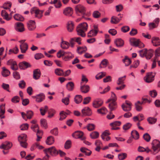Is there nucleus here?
<instances>
[{"label": "nucleus", "instance_id": "obj_3", "mask_svg": "<svg viewBox=\"0 0 160 160\" xmlns=\"http://www.w3.org/2000/svg\"><path fill=\"white\" fill-rule=\"evenodd\" d=\"M75 11L77 14L79 16L81 15H84L85 14L86 8L81 4H78L76 6L75 9ZM82 18H84V16H82Z\"/></svg>", "mask_w": 160, "mask_h": 160}, {"label": "nucleus", "instance_id": "obj_7", "mask_svg": "<svg viewBox=\"0 0 160 160\" xmlns=\"http://www.w3.org/2000/svg\"><path fill=\"white\" fill-rule=\"evenodd\" d=\"M156 74L155 72H151L147 73V75L144 77L145 81L148 83L152 82L154 80V78Z\"/></svg>", "mask_w": 160, "mask_h": 160}, {"label": "nucleus", "instance_id": "obj_35", "mask_svg": "<svg viewBox=\"0 0 160 160\" xmlns=\"http://www.w3.org/2000/svg\"><path fill=\"white\" fill-rule=\"evenodd\" d=\"M131 135L134 137V138L135 140L138 139L139 138V134L136 130H133L132 131Z\"/></svg>", "mask_w": 160, "mask_h": 160}, {"label": "nucleus", "instance_id": "obj_18", "mask_svg": "<svg viewBox=\"0 0 160 160\" xmlns=\"http://www.w3.org/2000/svg\"><path fill=\"white\" fill-rule=\"evenodd\" d=\"M114 42L116 46L118 47H121L123 46L124 42L121 38H117L115 40Z\"/></svg>", "mask_w": 160, "mask_h": 160}, {"label": "nucleus", "instance_id": "obj_19", "mask_svg": "<svg viewBox=\"0 0 160 160\" xmlns=\"http://www.w3.org/2000/svg\"><path fill=\"white\" fill-rule=\"evenodd\" d=\"M12 146V144L8 142H5L4 144L0 146V148L7 150L9 149Z\"/></svg>", "mask_w": 160, "mask_h": 160}, {"label": "nucleus", "instance_id": "obj_42", "mask_svg": "<svg viewBox=\"0 0 160 160\" xmlns=\"http://www.w3.org/2000/svg\"><path fill=\"white\" fill-rule=\"evenodd\" d=\"M95 125L94 124L89 123L87 125L86 127H84L83 128L85 129L87 128L89 131H92L95 129Z\"/></svg>", "mask_w": 160, "mask_h": 160}, {"label": "nucleus", "instance_id": "obj_43", "mask_svg": "<svg viewBox=\"0 0 160 160\" xmlns=\"http://www.w3.org/2000/svg\"><path fill=\"white\" fill-rule=\"evenodd\" d=\"M14 18L15 20L18 21H23L24 20L23 17L18 14H15L14 16Z\"/></svg>", "mask_w": 160, "mask_h": 160}, {"label": "nucleus", "instance_id": "obj_56", "mask_svg": "<svg viewBox=\"0 0 160 160\" xmlns=\"http://www.w3.org/2000/svg\"><path fill=\"white\" fill-rule=\"evenodd\" d=\"M143 139L147 142H149L151 139L150 135L147 133H145L143 136Z\"/></svg>", "mask_w": 160, "mask_h": 160}, {"label": "nucleus", "instance_id": "obj_36", "mask_svg": "<svg viewBox=\"0 0 160 160\" xmlns=\"http://www.w3.org/2000/svg\"><path fill=\"white\" fill-rule=\"evenodd\" d=\"M122 62L125 64V66L129 65L131 63V61L128 56H125V58L122 59Z\"/></svg>", "mask_w": 160, "mask_h": 160}, {"label": "nucleus", "instance_id": "obj_53", "mask_svg": "<svg viewBox=\"0 0 160 160\" xmlns=\"http://www.w3.org/2000/svg\"><path fill=\"white\" fill-rule=\"evenodd\" d=\"M140 56L142 57L145 56L147 53V49L144 48L139 51Z\"/></svg>", "mask_w": 160, "mask_h": 160}, {"label": "nucleus", "instance_id": "obj_46", "mask_svg": "<svg viewBox=\"0 0 160 160\" xmlns=\"http://www.w3.org/2000/svg\"><path fill=\"white\" fill-rule=\"evenodd\" d=\"M122 107L123 110L125 112L130 111L132 109L131 106H128L125 104H122Z\"/></svg>", "mask_w": 160, "mask_h": 160}, {"label": "nucleus", "instance_id": "obj_20", "mask_svg": "<svg viewBox=\"0 0 160 160\" xmlns=\"http://www.w3.org/2000/svg\"><path fill=\"white\" fill-rule=\"evenodd\" d=\"M152 42L153 46H158L160 45V40L158 37H154L152 38Z\"/></svg>", "mask_w": 160, "mask_h": 160}, {"label": "nucleus", "instance_id": "obj_1", "mask_svg": "<svg viewBox=\"0 0 160 160\" xmlns=\"http://www.w3.org/2000/svg\"><path fill=\"white\" fill-rule=\"evenodd\" d=\"M88 25L86 22H83L79 24L77 27L76 31L78 35L82 37L86 36L85 32L87 30Z\"/></svg>", "mask_w": 160, "mask_h": 160}, {"label": "nucleus", "instance_id": "obj_63", "mask_svg": "<svg viewBox=\"0 0 160 160\" xmlns=\"http://www.w3.org/2000/svg\"><path fill=\"white\" fill-rule=\"evenodd\" d=\"M132 126V124L131 123L128 122L123 126V128L124 130H127L129 129Z\"/></svg>", "mask_w": 160, "mask_h": 160}, {"label": "nucleus", "instance_id": "obj_45", "mask_svg": "<svg viewBox=\"0 0 160 160\" xmlns=\"http://www.w3.org/2000/svg\"><path fill=\"white\" fill-rule=\"evenodd\" d=\"M110 134V133L109 131L108 130H106L104 131V132L102 133L101 137L103 140H105V137L108 136Z\"/></svg>", "mask_w": 160, "mask_h": 160}, {"label": "nucleus", "instance_id": "obj_14", "mask_svg": "<svg viewBox=\"0 0 160 160\" xmlns=\"http://www.w3.org/2000/svg\"><path fill=\"white\" fill-rule=\"evenodd\" d=\"M16 27L15 28L16 30L20 32H22L25 31V28L23 24L21 22H18L15 23Z\"/></svg>", "mask_w": 160, "mask_h": 160}, {"label": "nucleus", "instance_id": "obj_60", "mask_svg": "<svg viewBox=\"0 0 160 160\" xmlns=\"http://www.w3.org/2000/svg\"><path fill=\"white\" fill-rule=\"evenodd\" d=\"M105 72H101L96 76V78L98 80L100 79L105 76Z\"/></svg>", "mask_w": 160, "mask_h": 160}, {"label": "nucleus", "instance_id": "obj_59", "mask_svg": "<svg viewBox=\"0 0 160 160\" xmlns=\"http://www.w3.org/2000/svg\"><path fill=\"white\" fill-rule=\"evenodd\" d=\"M11 5L12 4L11 2L5 3L3 4L2 8L5 9H9L11 7Z\"/></svg>", "mask_w": 160, "mask_h": 160}, {"label": "nucleus", "instance_id": "obj_28", "mask_svg": "<svg viewBox=\"0 0 160 160\" xmlns=\"http://www.w3.org/2000/svg\"><path fill=\"white\" fill-rule=\"evenodd\" d=\"M60 46L62 48L66 49H68L69 48L70 46V44L68 42L64 41L62 40Z\"/></svg>", "mask_w": 160, "mask_h": 160}, {"label": "nucleus", "instance_id": "obj_37", "mask_svg": "<svg viewBox=\"0 0 160 160\" xmlns=\"http://www.w3.org/2000/svg\"><path fill=\"white\" fill-rule=\"evenodd\" d=\"M80 151L88 156L90 155L92 153L91 151L84 148H80Z\"/></svg>", "mask_w": 160, "mask_h": 160}, {"label": "nucleus", "instance_id": "obj_51", "mask_svg": "<svg viewBox=\"0 0 160 160\" xmlns=\"http://www.w3.org/2000/svg\"><path fill=\"white\" fill-rule=\"evenodd\" d=\"M18 49L17 47H16L12 49H10L9 51L8 54H11L12 53L17 54L18 53Z\"/></svg>", "mask_w": 160, "mask_h": 160}, {"label": "nucleus", "instance_id": "obj_12", "mask_svg": "<svg viewBox=\"0 0 160 160\" xmlns=\"http://www.w3.org/2000/svg\"><path fill=\"white\" fill-rule=\"evenodd\" d=\"M27 26L29 30H34L36 28L35 22L33 20L29 21L27 23Z\"/></svg>", "mask_w": 160, "mask_h": 160}, {"label": "nucleus", "instance_id": "obj_13", "mask_svg": "<svg viewBox=\"0 0 160 160\" xmlns=\"http://www.w3.org/2000/svg\"><path fill=\"white\" fill-rule=\"evenodd\" d=\"M18 65L20 69L23 70H25L31 67V65L29 63L26 61L20 62Z\"/></svg>", "mask_w": 160, "mask_h": 160}, {"label": "nucleus", "instance_id": "obj_15", "mask_svg": "<svg viewBox=\"0 0 160 160\" xmlns=\"http://www.w3.org/2000/svg\"><path fill=\"white\" fill-rule=\"evenodd\" d=\"M82 112L84 116H89L92 114L91 109L88 107H86L82 110Z\"/></svg>", "mask_w": 160, "mask_h": 160}, {"label": "nucleus", "instance_id": "obj_23", "mask_svg": "<svg viewBox=\"0 0 160 160\" xmlns=\"http://www.w3.org/2000/svg\"><path fill=\"white\" fill-rule=\"evenodd\" d=\"M33 78L36 80L38 79L41 76V72L39 69H37L33 71Z\"/></svg>", "mask_w": 160, "mask_h": 160}, {"label": "nucleus", "instance_id": "obj_26", "mask_svg": "<svg viewBox=\"0 0 160 160\" xmlns=\"http://www.w3.org/2000/svg\"><path fill=\"white\" fill-rule=\"evenodd\" d=\"M74 28V24L72 21H69L67 25V29L68 31L70 32H72Z\"/></svg>", "mask_w": 160, "mask_h": 160}, {"label": "nucleus", "instance_id": "obj_10", "mask_svg": "<svg viewBox=\"0 0 160 160\" xmlns=\"http://www.w3.org/2000/svg\"><path fill=\"white\" fill-rule=\"evenodd\" d=\"M7 64L8 65H11V68L13 70H17L18 69V67L16 62L12 59L8 60Z\"/></svg>", "mask_w": 160, "mask_h": 160}, {"label": "nucleus", "instance_id": "obj_38", "mask_svg": "<svg viewBox=\"0 0 160 160\" xmlns=\"http://www.w3.org/2000/svg\"><path fill=\"white\" fill-rule=\"evenodd\" d=\"M55 73L58 76H63L64 75L63 71L60 68H57L55 70Z\"/></svg>", "mask_w": 160, "mask_h": 160}, {"label": "nucleus", "instance_id": "obj_24", "mask_svg": "<svg viewBox=\"0 0 160 160\" xmlns=\"http://www.w3.org/2000/svg\"><path fill=\"white\" fill-rule=\"evenodd\" d=\"M108 107L110 111L115 110L117 108V104L116 102H112L109 104Z\"/></svg>", "mask_w": 160, "mask_h": 160}, {"label": "nucleus", "instance_id": "obj_2", "mask_svg": "<svg viewBox=\"0 0 160 160\" xmlns=\"http://www.w3.org/2000/svg\"><path fill=\"white\" fill-rule=\"evenodd\" d=\"M129 41L131 45L132 46L138 47L140 48H142L144 47L143 43L139 39L132 38L130 39Z\"/></svg>", "mask_w": 160, "mask_h": 160}, {"label": "nucleus", "instance_id": "obj_17", "mask_svg": "<svg viewBox=\"0 0 160 160\" xmlns=\"http://www.w3.org/2000/svg\"><path fill=\"white\" fill-rule=\"evenodd\" d=\"M63 14L66 16H71L73 13V10L72 8L68 7L66 8L63 11Z\"/></svg>", "mask_w": 160, "mask_h": 160}, {"label": "nucleus", "instance_id": "obj_4", "mask_svg": "<svg viewBox=\"0 0 160 160\" xmlns=\"http://www.w3.org/2000/svg\"><path fill=\"white\" fill-rule=\"evenodd\" d=\"M152 145L154 152L152 153L153 154H155L160 150V142L158 140H154L152 143Z\"/></svg>", "mask_w": 160, "mask_h": 160}, {"label": "nucleus", "instance_id": "obj_33", "mask_svg": "<svg viewBox=\"0 0 160 160\" xmlns=\"http://www.w3.org/2000/svg\"><path fill=\"white\" fill-rule=\"evenodd\" d=\"M2 75L4 77H6L9 76L10 74V72L5 67L2 68Z\"/></svg>", "mask_w": 160, "mask_h": 160}, {"label": "nucleus", "instance_id": "obj_49", "mask_svg": "<svg viewBox=\"0 0 160 160\" xmlns=\"http://www.w3.org/2000/svg\"><path fill=\"white\" fill-rule=\"evenodd\" d=\"M40 123L42 127L45 128H47L48 127L46 120L44 119H42L40 120Z\"/></svg>", "mask_w": 160, "mask_h": 160}, {"label": "nucleus", "instance_id": "obj_64", "mask_svg": "<svg viewBox=\"0 0 160 160\" xmlns=\"http://www.w3.org/2000/svg\"><path fill=\"white\" fill-rule=\"evenodd\" d=\"M101 15V13L98 11H94L93 13L92 16L95 18H99Z\"/></svg>", "mask_w": 160, "mask_h": 160}, {"label": "nucleus", "instance_id": "obj_32", "mask_svg": "<svg viewBox=\"0 0 160 160\" xmlns=\"http://www.w3.org/2000/svg\"><path fill=\"white\" fill-rule=\"evenodd\" d=\"M108 60L106 59L103 60L101 62L99 65V68H106L108 64Z\"/></svg>", "mask_w": 160, "mask_h": 160}, {"label": "nucleus", "instance_id": "obj_61", "mask_svg": "<svg viewBox=\"0 0 160 160\" xmlns=\"http://www.w3.org/2000/svg\"><path fill=\"white\" fill-rule=\"evenodd\" d=\"M0 117L2 115H3L5 112V105L2 104L1 105L0 107Z\"/></svg>", "mask_w": 160, "mask_h": 160}, {"label": "nucleus", "instance_id": "obj_16", "mask_svg": "<svg viewBox=\"0 0 160 160\" xmlns=\"http://www.w3.org/2000/svg\"><path fill=\"white\" fill-rule=\"evenodd\" d=\"M118 16H120V17L119 18H118L115 16H112L111 18V22L112 24H116L118 23L122 19V15L119 14Z\"/></svg>", "mask_w": 160, "mask_h": 160}, {"label": "nucleus", "instance_id": "obj_31", "mask_svg": "<svg viewBox=\"0 0 160 160\" xmlns=\"http://www.w3.org/2000/svg\"><path fill=\"white\" fill-rule=\"evenodd\" d=\"M153 51L151 49L148 50H147V53L145 55L146 59H150L153 56Z\"/></svg>", "mask_w": 160, "mask_h": 160}, {"label": "nucleus", "instance_id": "obj_9", "mask_svg": "<svg viewBox=\"0 0 160 160\" xmlns=\"http://www.w3.org/2000/svg\"><path fill=\"white\" fill-rule=\"evenodd\" d=\"M44 151L45 153H49L51 155L54 156L57 155L58 153V151L54 147L44 149Z\"/></svg>", "mask_w": 160, "mask_h": 160}, {"label": "nucleus", "instance_id": "obj_40", "mask_svg": "<svg viewBox=\"0 0 160 160\" xmlns=\"http://www.w3.org/2000/svg\"><path fill=\"white\" fill-rule=\"evenodd\" d=\"M82 99V97L80 95H76L74 98V102L78 104L81 102Z\"/></svg>", "mask_w": 160, "mask_h": 160}, {"label": "nucleus", "instance_id": "obj_8", "mask_svg": "<svg viewBox=\"0 0 160 160\" xmlns=\"http://www.w3.org/2000/svg\"><path fill=\"white\" fill-rule=\"evenodd\" d=\"M21 115L22 118L25 120L27 119H31L33 115V112L31 110H28L26 112V113L22 112H21Z\"/></svg>", "mask_w": 160, "mask_h": 160}, {"label": "nucleus", "instance_id": "obj_58", "mask_svg": "<svg viewBox=\"0 0 160 160\" xmlns=\"http://www.w3.org/2000/svg\"><path fill=\"white\" fill-rule=\"evenodd\" d=\"M147 120L149 123L153 124L156 122L157 119L149 117L148 118Z\"/></svg>", "mask_w": 160, "mask_h": 160}, {"label": "nucleus", "instance_id": "obj_62", "mask_svg": "<svg viewBox=\"0 0 160 160\" xmlns=\"http://www.w3.org/2000/svg\"><path fill=\"white\" fill-rule=\"evenodd\" d=\"M65 55V52L63 50H60L57 52V56L58 58H60Z\"/></svg>", "mask_w": 160, "mask_h": 160}, {"label": "nucleus", "instance_id": "obj_41", "mask_svg": "<svg viewBox=\"0 0 160 160\" xmlns=\"http://www.w3.org/2000/svg\"><path fill=\"white\" fill-rule=\"evenodd\" d=\"M99 133L97 131L93 132L90 134V137L92 139L97 138L99 137Z\"/></svg>", "mask_w": 160, "mask_h": 160}, {"label": "nucleus", "instance_id": "obj_54", "mask_svg": "<svg viewBox=\"0 0 160 160\" xmlns=\"http://www.w3.org/2000/svg\"><path fill=\"white\" fill-rule=\"evenodd\" d=\"M42 13L40 12V10L37 9L35 12V17L38 19L42 18Z\"/></svg>", "mask_w": 160, "mask_h": 160}, {"label": "nucleus", "instance_id": "obj_50", "mask_svg": "<svg viewBox=\"0 0 160 160\" xmlns=\"http://www.w3.org/2000/svg\"><path fill=\"white\" fill-rule=\"evenodd\" d=\"M118 157L119 160H123L127 157V154L125 153H121L118 155Z\"/></svg>", "mask_w": 160, "mask_h": 160}, {"label": "nucleus", "instance_id": "obj_25", "mask_svg": "<svg viewBox=\"0 0 160 160\" xmlns=\"http://www.w3.org/2000/svg\"><path fill=\"white\" fill-rule=\"evenodd\" d=\"M90 87L87 85L81 86L80 90L82 93H88L90 90Z\"/></svg>", "mask_w": 160, "mask_h": 160}, {"label": "nucleus", "instance_id": "obj_44", "mask_svg": "<svg viewBox=\"0 0 160 160\" xmlns=\"http://www.w3.org/2000/svg\"><path fill=\"white\" fill-rule=\"evenodd\" d=\"M97 112L99 113L104 115L107 113L108 111L106 108L102 107L101 108L98 109Z\"/></svg>", "mask_w": 160, "mask_h": 160}, {"label": "nucleus", "instance_id": "obj_5", "mask_svg": "<svg viewBox=\"0 0 160 160\" xmlns=\"http://www.w3.org/2000/svg\"><path fill=\"white\" fill-rule=\"evenodd\" d=\"M18 140L21 146L24 148H26L27 145L26 142L27 135L25 134H21L18 137Z\"/></svg>", "mask_w": 160, "mask_h": 160}, {"label": "nucleus", "instance_id": "obj_39", "mask_svg": "<svg viewBox=\"0 0 160 160\" xmlns=\"http://www.w3.org/2000/svg\"><path fill=\"white\" fill-rule=\"evenodd\" d=\"M87 50V48L86 46L80 47L78 48L77 51L78 53L80 54H82Z\"/></svg>", "mask_w": 160, "mask_h": 160}, {"label": "nucleus", "instance_id": "obj_55", "mask_svg": "<svg viewBox=\"0 0 160 160\" xmlns=\"http://www.w3.org/2000/svg\"><path fill=\"white\" fill-rule=\"evenodd\" d=\"M126 76L123 77L119 78L117 81V84L118 85L122 84L124 83V81L125 80L124 78H125Z\"/></svg>", "mask_w": 160, "mask_h": 160}, {"label": "nucleus", "instance_id": "obj_29", "mask_svg": "<svg viewBox=\"0 0 160 160\" xmlns=\"http://www.w3.org/2000/svg\"><path fill=\"white\" fill-rule=\"evenodd\" d=\"M98 30L97 29L91 30L88 34V37H91L96 36L98 32Z\"/></svg>", "mask_w": 160, "mask_h": 160}, {"label": "nucleus", "instance_id": "obj_48", "mask_svg": "<svg viewBox=\"0 0 160 160\" xmlns=\"http://www.w3.org/2000/svg\"><path fill=\"white\" fill-rule=\"evenodd\" d=\"M70 97V95H68V97L62 99V102H63L65 105H68L69 104V98Z\"/></svg>", "mask_w": 160, "mask_h": 160}, {"label": "nucleus", "instance_id": "obj_22", "mask_svg": "<svg viewBox=\"0 0 160 160\" xmlns=\"http://www.w3.org/2000/svg\"><path fill=\"white\" fill-rule=\"evenodd\" d=\"M103 103V101L100 99H97L93 103V106L95 108H98L101 106Z\"/></svg>", "mask_w": 160, "mask_h": 160}, {"label": "nucleus", "instance_id": "obj_27", "mask_svg": "<svg viewBox=\"0 0 160 160\" xmlns=\"http://www.w3.org/2000/svg\"><path fill=\"white\" fill-rule=\"evenodd\" d=\"M1 16L7 21L10 20L12 18L11 16H9L5 10H2L1 12Z\"/></svg>", "mask_w": 160, "mask_h": 160}, {"label": "nucleus", "instance_id": "obj_47", "mask_svg": "<svg viewBox=\"0 0 160 160\" xmlns=\"http://www.w3.org/2000/svg\"><path fill=\"white\" fill-rule=\"evenodd\" d=\"M68 114L66 112L63 111H61L60 113V118L59 119L60 120H62L65 119L67 117V115Z\"/></svg>", "mask_w": 160, "mask_h": 160}, {"label": "nucleus", "instance_id": "obj_57", "mask_svg": "<svg viewBox=\"0 0 160 160\" xmlns=\"http://www.w3.org/2000/svg\"><path fill=\"white\" fill-rule=\"evenodd\" d=\"M29 125L28 123L23 124L21 125L20 127L21 130H26L28 129Z\"/></svg>", "mask_w": 160, "mask_h": 160}, {"label": "nucleus", "instance_id": "obj_34", "mask_svg": "<svg viewBox=\"0 0 160 160\" xmlns=\"http://www.w3.org/2000/svg\"><path fill=\"white\" fill-rule=\"evenodd\" d=\"M74 84L73 82H68L66 85L67 89L69 91H72L74 87Z\"/></svg>", "mask_w": 160, "mask_h": 160}, {"label": "nucleus", "instance_id": "obj_11", "mask_svg": "<svg viewBox=\"0 0 160 160\" xmlns=\"http://www.w3.org/2000/svg\"><path fill=\"white\" fill-rule=\"evenodd\" d=\"M73 137L75 138H80L82 140H83L85 139V137L83 136V133L81 131L76 132L75 133L72 134Z\"/></svg>", "mask_w": 160, "mask_h": 160}, {"label": "nucleus", "instance_id": "obj_21", "mask_svg": "<svg viewBox=\"0 0 160 160\" xmlns=\"http://www.w3.org/2000/svg\"><path fill=\"white\" fill-rule=\"evenodd\" d=\"M34 98H36V101L39 102L42 101L45 99V95L43 93L37 95L36 96H33Z\"/></svg>", "mask_w": 160, "mask_h": 160}, {"label": "nucleus", "instance_id": "obj_52", "mask_svg": "<svg viewBox=\"0 0 160 160\" xmlns=\"http://www.w3.org/2000/svg\"><path fill=\"white\" fill-rule=\"evenodd\" d=\"M71 146V142L70 140H68L66 141L64 144V148L66 149H68Z\"/></svg>", "mask_w": 160, "mask_h": 160}, {"label": "nucleus", "instance_id": "obj_30", "mask_svg": "<svg viewBox=\"0 0 160 160\" xmlns=\"http://www.w3.org/2000/svg\"><path fill=\"white\" fill-rule=\"evenodd\" d=\"M54 142V139L52 136L48 137L46 141V143L49 145L52 144Z\"/></svg>", "mask_w": 160, "mask_h": 160}, {"label": "nucleus", "instance_id": "obj_6", "mask_svg": "<svg viewBox=\"0 0 160 160\" xmlns=\"http://www.w3.org/2000/svg\"><path fill=\"white\" fill-rule=\"evenodd\" d=\"M26 40L25 39H24L19 41L21 44L20 45V49L21 52L22 53H25L28 48V44L25 42Z\"/></svg>", "mask_w": 160, "mask_h": 160}]
</instances>
